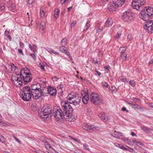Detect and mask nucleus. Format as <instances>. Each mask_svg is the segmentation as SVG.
Segmentation results:
<instances>
[{
    "label": "nucleus",
    "instance_id": "f257e3e1",
    "mask_svg": "<svg viewBox=\"0 0 153 153\" xmlns=\"http://www.w3.org/2000/svg\"><path fill=\"white\" fill-rule=\"evenodd\" d=\"M61 105L63 111L60 109H58V121L63 122L65 119L71 118L73 109L66 101L62 102Z\"/></svg>",
    "mask_w": 153,
    "mask_h": 153
},
{
    "label": "nucleus",
    "instance_id": "f03ea898",
    "mask_svg": "<svg viewBox=\"0 0 153 153\" xmlns=\"http://www.w3.org/2000/svg\"><path fill=\"white\" fill-rule=\"evenodd\" d=\"M21 97L24 101H28L30 100L32 97V91L29 86L24 87L21 93Z\"/></svg>",
    "mask_w": 153,
    "mask_h": 153
},
{
    "label": "nucleus",
    "instance_id": "7ed1b4c3",
    "mask_svg": "<svg viewBox=\"0 0 153 153\" xmlns=\"http://www.w3.org/2000/svg\"><path fill=\"white\" fill-rule=\"evenodd\" d=\"M153 15V8L145 7L140 12V16L142 19L146 21Z\"/></svg>",
    "mask_w": 153,
    "mask_h": 153
},
{
    "label": "nucleus",
    "instance_id": "20e7f679",
    "mask_svg": "<svg viewBox=\"0 0 153 153\" xmlns=\"http://www.w3.org/2000/svg\"><path fill=\"white\" fill-rule=\"evenodd\" d=\"M68 100H71L70 103L74 105H79L80 102L81 97L77 93L71 92L68 94L66 97Z\"/></svg>",
    "mask_w": 153,
    "mask_h": 153
},
{
    "label": "nucleus",
    "instance_id": "39448f33",
    "mask_svg": "<svg viewBox=\"0 0 153 153\" xmlns=\"http://www.w3.org/2000/svg\"><path fill=\"white\" fill-rule=\"evenodd\" d=\"M51 106L44 105L43 107L42 111L39 113V115L42 118L47 119L49 116H51Z\"/></svg>",
    "mask_w": 153,
    "mask_h": 153
},
{
    "label": "nucleus",
    "instance_id": "423d86ee",
    "mask_svg": "<svg viewBox=\"0 0 153 153\" xmlns=\"http://www.w3.org/2000/svg\"><path fill=\"white\" fill-rule=\"evenodd\" d=\"M146 0H133L131 5L133 9L140 11L146 4Z\"/></svg>",
    "mask_w": 153,
    "mask_h": 153
},
{
    "label": "nucleus",
    "instance_id": "0eeeda50",
    "mask_svg": "<svg viewBox=\"0 0 153 153\" xmlns=\"http://www.w3.org/2000/svg\"><path fill=\"white\" fill-rule=\"evenodd\" d=\"M91 102L94 105H99L103 103L102 97L97 93H91L90 95Z\"/></svg>",
    "mask_w": 153,
    "mask_h": 153
},
{
    "label": "nucleus",
    "instance_id": "6e6552de",
    "mask_svg": "<svg viewBox=\"0 0 153 153\" xmlns=\"http://www.w3.org/2000/svg\"><path fill=\"white\" fill-rule=\"evenodd\" d=\"M125 0H112V2L108 7L110 11L114 10L115 9L122 6L124 3Z\"/></svg>",
    "mask_w": 153,
    "mask_h": 153
},
{
    "label": "nucleus",
    "instance_id": "1a4fd4ad",
    "mask_svg": "<svg viewBox=\"0 0 153 153\" xmlns=\"http://www.w3.org/2000/svg\"><path fill=\"white\" fill-rule=\"evenodd\" d=\"M17 75H12L11 80L12 83L16 87H20L22 85V78Z\"/></svg>",
    "mask_w": 153,
    "mask_h": 153
},
{
    "label": "nucleus",
    "instance_id": "9d476101",
    "mask_svg": "<svg viewBox=\"0 0 153 153\" xmlns=\"http://www.w3.org/2000/svg\"><path fill=\"white\" fill-rule=\"evenodd\" d=\"M144 28L149 33L153 32V20L147 21L144 26Z\"/></svg>",
    "mask_w": 153,
    "mask_h": 153
},
{
    "label": "nucleus",
    "instance_id": "9b49d317",
    "mask_svg": "<svg viewBox=\"0 0 153 153\" xmlns=\"http://www.w3.org/2000/svg\"><path fill=\"white\" fill-rule=\"evenodd\" d=\"M133 14L130 12L126 11L123 15V19L126 22H130L133 20Z\"/></svg>",
    "mask_w": 153,
    "mask_h": 153
},
{
    "label": "nucleus",
    "instance_id": "f8f14e48",
    "mask_svg": "<svg viewBox=\"0 0 153 153\" xmlns=\"http://www.w3.org/2000/svg\"><path fill=\"white\" fill-rule=\"evenodd\" d=\"M83 128L91 132H92L94 131L97 130L98 128L94 125L90 124H85L83 126Z\"/></svg>",
    "mask_w": 153,
    "mask_h": 153
},
{
    "label": "nucleus",
    "instance_id": "ddd939ff",
    "mask_svg": "<svg viewBox=\"0 0 153 153\" xmlns=\"http://www.w3.org/2000/svg\"><path fill=\"white\" fill-rule=\"evenodd\" d=\"M25 74L24 76L22 77V80L25 83L30 82L32 78V76L30 73L29 72L27 74Z\"/></svg>",
    "mask_w": 153,
    "mask_h": 153
},
{
    "label": "nucleus",
    "instance_id": "4468645a",
    "mask_svg": "<svg viewBox=\"0 0 153 153\" xmlns=\"http://www.w3.org/2000/svg\"><path fill=\"white\" fill-rule=\"evenodd\" d=\"M59 50L62 53L66 54L71 59H72L71 56H70L69 52H68L65 46H62L59 47Z\"/></svg>",
    "mask_w": 153,
    "mask_h": 153
},
{
    "label": "nucleus",
    "instance_id": "2eb2a0df",
    "mask_svg": "<svg viewBox=\"0 0 153 153\" xmlns=\"http://www.w3.org/2000/svg\"><path fill=\"white\" fill-rule=\"evenodd\" d=\"M32 95L33 98V99L37 100L40 97V94L39 90H36L35 91H32Z\"/></svg>",
    "mask_w": 153,
    "mask_h": 153
},
{
    "label": "nucleus",
    "instance_id": "dca6fc26",
    "mask_svg": "<svg viewBox=\"0 0 153 153\" xmlns=\"http://www.w3.org/2000/svg\"><path fill=\"white\" fill-rule=\"evenodd\" d=\"M89 95L87 93H85L82 95V101L84 104H86L88 103L89 100Z\"/></svg>",
    "mask_w": 153,
    "mask_h": 153
},
{
    "label": "nucleus",
    "instance_id": "f3484780",
    "mask_svg": "<svg viewBox=\"0 0 153 153\" xmlns=\"http://www.w3.org/2000/svg\"><path fill=\"white\" fill-rule=\"evenodd\" d=\"M32 91H35L36 90H39L40 85L39 83H37L36 84H34L32 85L30 88Z\"/></svg>",
    "mask_w": 153,
    "mask_h": 153
},
{
    "label": "nucleus",
    "instance_id": "a211bd4d",
    "mask_svg": "<svg viewBox=\"0 0 153 153\" xmlns=\"http://www.w3.org/2000/svg\"><path fill=\"white\" fill-rule=\"evenodd\" d=\"M63 87V85L60 84L58 86V94H59V97L60 99L63 97V91H62V88Z\"/></svg>",
    "mask_w": 153,
    "mask_h": 153
},
{
    "label": "nucleus",
    "instance_id": "6ab92c4d",
    "mask_svg": "<svg viewBox=\"0 0 153 153\" xmlns=\"http://www.w3.org/2000/svg\"><path fill=\"white\" fill-rule=\"evenodd\" d=\"M27 70V71H29V70L27 68H25L24 69H21L19 77H21L22 78V77H24L25 76V74L26 75V74H27L28 73L27 71H26Z\"/></svg>",
    "mask_w": 153,
    "mask_h": 153
},
{
    "label": "nucleus",
    "instance_id": "aec40b11",
    "mask_svg": "<svg viewBox=\"0 0 153 153\" xmlns=\"http://www.w3.org/2000/svg\"><path fill=\"white\" fill-rule=\"evenodd\" d=\"M99 117L104 122L107 121L108 119L107 116L104 113H101L98 115Z\"/></svg>",
    "mask_w": 153,
    "mask_h": 153
},
{
    "label": "nucleus",
    "instance_id": "412c9836",
    "mask_svg": "<svg viewBox=\"0 0 153 153\" xmlns=\"http://www.w3.org/2000/svg\"><path fill=\"white\" fill-rule=\"evenodd\" d=\"M57 106H54L53 108V110L52 115L56 119V121H57Z\"/></svg>",
    "mask_w": 153,
    "mask_h": 153
},
{
    "label": "nucleus",
    "instance_id": "4be33fe9",
    "mask_svg": "<svg viewBox=\"0 0 153 153\" xmlns=\"http://www.w3.org/2000/svg\"><path fill=\"white\" fill-rule=\"evenodd\" d=\"M113 21L112 19H108L105 23V26L107 27L111 26L112 24Z\"/></svg>",
    "mask_w": 153,
    "mask_h": 153
},
{
    "label": "nucleus",
    "instance_id": "5701e85b",
    "mask_svg": "<svg viewBox=\"0 0 153 153\" xmlns=\"http://www.w3.org/2000/svg\"><path fill=\"white\" fill-rule=\"evenodd\" d=\"M141 128L144 131L148 133H150L151 132V131H152V129L150 128H148L144 126H141Z\"/></svg>",
    "mask_w": 153,
    "mask_h": 153
},
{
    "label": "nucleus",
    "instance_id": "b1692460",
    "mask_svg": "<svg viewBox=\"0 0 153 153\" xmlns=\"http://www.w3.org/2000/svg\"><path fill=\"white\" fill-rule=\"evenodd\" d=\"M9 68L11 69V70L10 71H11V72H13L17 70V68L15 65H14L13 63L11 64L10 65H9Z\"/></svg>",
    "mask_w": 153,
    "mask_h": 153
},
{
    "label": "nucleus",
    "instance_id": "393cba45",
    "mask_svg": "<svg viewBox=\"0 0 153 153\" xmlns=\"http://www.w3.org/2000/svg\"><path fill=\"white\" fill-rule=\"evenodd\" d=\"M46 91L45 89H40L39 90L40 93V94L41 96H45L47 94H48V92H46Z\"/></svg>",
    "mask_w": 153,
    "mask_h": 153
},
{
    "label": "nucleus",
    "instance_id": "a878e982",
    "mask_svg": "<svg viewBox=\"0 0 153 153\" xmlns=\"http://www.w3.org/2000/svg\"><path fill=\"white\" fill-rule=\"evenodd\" d=\"M131 107L135 109H137L138 110H140L142 109L141 107L136 103H135V104L134 103Z\"/></svg>",
    "mask_w": 153,
    "mask_h": 153
},
{
    "label": "nucleus",
    "instance_id": "bb28decb",
    "mask_svg": "<svg viewBox=\"0 0 153 153\" xmlns=\"http://www.w3.org/2000/svg\"><path fill=\"white\" fill-rule=\"evenodd\" d=\"M127 54L125 52H120V57L122 59L124 60L126 59Z\"/></svg>",
    "mask_w": 153,
    "mask_h": 153
},
{
    "label": "nucleus",
    "instance_id": "cd10ccee",
    "mask_svg": "<svg viewBox=\"0 0 153 153\" xmlns=\"http://www.w3.org/2000/svg\"><path fill=\"white\" fill-rule=\"evenodd\" d=\"M115 146L123 150H127V148H126L123 146H122L118 143H115L114 144Z\"/></svg>",
    "mask_w": 153,
    "mask_h": 153
},
{
    "label": "nucleus",
    "instance_id": "c85d7f7f",
    "mask_svg": "<svg viewBox=\"0 0 153 153\" xmlns=\"http://www.w3.org/2000/svg\"><path fill=\"white\" fill-rule=\"evenodd\" d=\"M67 39L65 38L62 39L61 42V45L62 46H65L67 44Z\"/></svg>",
    "mask_w": 153,
    "mask_h": 153
},
{
    "label": "nucleus",
    "instance_id": "c756f323",
    "mask_svg": "<svg viewBox=\"0 0 153 153\" xmlns=\"http://www.w3.org/2000/svg\"><path fill=\"white\" fill-rule=\"evenodd\" d=\"M40 25L41 26L40 28V30H44V28L45 27V23L43 21H42Z\"/></svg>",
    "mask_w": 153,
    "mask_h": 153
},
{
    "label": "nucleus",
    "instance_id": "7c9ffc66",
    "mask_svg": "<svg viewBox=\"0 0 153 153\" xmlns=\"http://www.w3.org/2000/svg\"><path fill=\"white\" fill-rule=\"evenodd\" d=\"M122 133H120L118 134H111V135H112L113 137H115L116 138L119 139L120 138V136H122V135H121Z\"/></svg>",
    "mask_w": 153,
    "mask_h": 153
},
{
    "label": "nucleus",
    "instance_id": "2f4dec72",
    "mask_svg": "<svg viewBox=\"0 0 153 153\" xmlns=\"http://www.w3.org/2000/svg\"><path fill=\"white\" fill-rule=\"evenodd\" d=\"M83 146V149H84L86 150L87 151H89L90 149L89 146L86 143H84L82 144Z\"/></svg>",
    "mask_w": 153,
    "mask_h": 153
},
{
    "label": "nucleus",
    "instance_id": "473e14b6",
    "mask_svg": "<svg viewBox=\"0 0 153 153\" xmlns=\"http://www.w3.org/2000/svg\"><path fill=\"white\" fill-rule=\"evenodd\" d=\"M119 79L122 82H128V81L127 80L126 78L123 76H120L119 77Z\"/></svg>",
    "mask_w": 153,
    "mask_h": 153
},
{
    "label": "nucleus",
    "instance_id": "72a5a7b5",
    "mask_svg": "<svg viewBox=\"0 0 153 153\" xmlns=\"http://www.w3.org/2000/svg\"><path fill=\"white\" fill-rule=\"evenodd\" d=\"M136 145L137 146L139 147L140 148H141L142 147H143L144 146V145L143 143H142L140 142L137 141L136 142Z\"/></svg>",
    "mask_w": 153,
    "mask_h": 153
},
{
    "label": "nucleus",
    "instance_id": "f704fd0d",
    "mask_svg": "<svg viewBox=\"0 0 153 153\" xmlns=\"http://www.w3.org/2000/svg\"><path fill=\"white\" fill-rule=\"evenodd\" d=\"M40 16L41 17L43 18L45 16V13L43 10V8L40 9Z\"/></svg>",
    "mask_w": 153,
    "mask_h": 153
},
{
    "label": "nucleus",
    "instance_id": "c9c22d12",
    "mask_svg": "<svg viewBox=\"0 0 153 153\" xmlns=\"http://www.w3.org/2000/svg\"><path fill=\"white\" fill-rule=\"evenodd\" d=\"M53 88L51 87L50 86H48L47 89V91L48 92V93L49 94H50L51 93V92L52 90H53Z\"/></svg>",
    "mask_w": 153,
    "mask_h": 153
},
{
    "label": "nucleus",
    "instance_id": "e433bc0d",
    "mask_svg": "<svg viewBox=\"0 0 153 153\" xmlns=\"http://www.w3.org/2000/svg\"><path fill=\"white\" fill-rule=\"evenodd\" d=\"M56 89H54V88H53V89L52 90V91L51 92V93L50 94L52 95V96H54L56 95Z\"/></svg>",
    "mask_w": 153,
    "mask_h": 153
},
{
    "label": "nucleus",
    "instance_id": "4c0bfd02",
    "mask_svg": "<svg viewBox=\"0 0 153 153\" xmlns=\"http://www.w3.org/2000/svg\"><path fill=\"white\" fill-rule=\"evenodd\" d=\"M54 17L56 19L57 18V9H55L54 10Z\"/></svg>",
    "mask_w": 153,
    "mask_h": 153
},
{
    "label": "nucleus",
    "instance_id": "58836bf2",
    "mask_svg": "<svg viewBox=\"0 0 153 153\" xmlns=\"http://www.w3.org/2000/svg\"><path fill=\"white\" fill-rule=\"evenodd\" d=\"M36 47L37 46L36 45H33L32 51H33L34 53H35L36 52H37V51L36 49Z\"/></svg>",
    "mask_w": 153,
    "mask_h": 153
},
{
    "label": "nucleus",
    "instance_id": "ea45409f",
    "mask_svg": "<svg viewBox=\"0 0 153 153\" xmlns=\"http://www.w3.org/2000/svg\"><path fill=\"white\" fill-rule=\"evenodd\" d=\"M13 137V138L18 143H19V144L21 143V141L20 140L18 139L13 134L12 135Z\"/></svg>",
    "mask_w": 153,
    "mask_h": 153
},
{
    "label": "nucleus",
    "instance_id": "a19ab883",
    "mask_svg": "<svg viewBox=\"0 0 153 153\" xmlns=\"http://www.w3.org/2000/svg\"><path fill=\"white\" fill-rule=\"evenodd\" d=\"M49 52L51 53H53L55 55L57 54V53L53 50L50 49Z\"/></svg>",
    "mask_w": 153,
    "mask_h": 153
},
{
    "label": "nucleus",
    "instance_id": "79ce46f5",
    "mask_svg": "<svg viewBox=\"0 0 153 153\" xmlns=\"http://www.w3.org/2000/svg\"><path fill=\"white\" fill-rule=\"evenodd\" d=\"M129 84L132 87H134L135 85V82L133 80L130 81L129 82Z\"/></svg>",
    "mask_w": 153,
    "mask_h": 153
},
{
    "label": "nucleus",
    "instance_id": "37998d69",
    "mask_svg": "<svg viewBox=\"0 0 153 153\" xmlns=\"http://www.w3.org/2000/svg\"><path fill=\"white\" fill-rule=\"evenodd\" d=\"M0 141L2 142H4V138L1 134H0Z\"/></svg>",
    "mask_w": 153,
    "mask_h": 153
},
{
    "label": "nucleus",
    "instance_id": "c03bdc74",
    "mask_svg": "<svg viewBox=\"0 0 153 153\" xmlns=\"http://www.w3.org/2000/svg\"><path fill=\"white\" fill-rule=\"evenodd\" d=\"M120 50L121 51V52H125L126 49L123 47H120Z\"/></svg>",
    "mask_w": 153,
    "mask_h": 153
},
{
    "label": "nucleus",
    "instance_id": "a18cd8bd",
    "mask_svg": "<svg viewBox=\"0 0 153 153\" xmlns=\"http://www.w3.org/2000/svg\"><path fill=\"white\" fill-rule=\"evenodd\" d=\"M89 21H88L86 24L85 26V27L86 28V29L87 30L89 28Z\"/></svg>",
    "mask_w": 153,
    "mask_h": 153
},
{
    "label": "nucleus",
    "instance_id": "49530a36",
    "mask_svg": "<svg viewBox=\"0 0 153 153\" xmlns=\"http://www.w3.org/2000/svg\"><path fill=\"white\" fill-rule=\"evenodd\" d=\"M44 144L47 149H48V148H51L50 145L47 142H45Z\"/></svg>",
    "mask_w": 153,
    "mask_h": 153
},
{
    "label": "nucleus",
    "instance_id": "de8ad7c7",
    "mask_svg": "<svg viewBox=\"0 0 153 153\" xmlns=\"http://www.w3.org/2000/svg\"><path fill=\"white\" fill-rule=\"evenodd\" d=\"M103 29V27H99V28L97 30V32L99 33L101 32Z\"/></svg>",
    "mask_w": 153,
    "mask_h": 153
},
{
    "label": "nucleus",
    "instance_id": "09e8293b",
    "mask_svg": "<svg viewBox=\"0 0 153 153\" xmlns=\"http://www.w3.org/2000/svg\"><path fill=\"white\" fill-rule=\"evenodd\" d=\"M123 140L128 143H129L130 142H131V141L127 138H124Z\"/></svg>",
    "mask_w": 153,
    "mask_h": 153
},
{
    "label": "nucleus",
    "instance_id": "8fccbe9b",
    "mask_svg": "<svg viewBox=\"0 0 153 153\" xmlns=\"http://www.w3.org/2000/svg\"><path fill=\"white\" fill-rule=\"evenodd\" d=\"M71 138L73 139L75 141H76L78 143L80 144L81 143V142L80 141V140L78 139L74 138H73L71 137Z\"/></svg>",
    "mask_w": 153,
    "mask_h": 153
},
{
    "label": "nucleus",
    "instance_id": "3c124183",
    "mask_svg": "<svg viewBox=\"0 0 153 153\" xmlns=\"http://www.w3.org/2000/svg\"><path fill=\"white\" fill-rule=\"evenodd\" d=\"M102 84L103 86L105 87H107L108 85V83L105 81H104V82H102Z\"/></svg>",
    "mask_w": 153,
    "mask_h": 153
},
{
    "label": "nucleus",
    "instance_id": "603ef678",
    "mask_svg": "<svg viewBox=\"0 0 153 153\" xmlns=\"http://www.w3.org/2000/svg\"><path fill=\"white\" fill-rule=\"evenodd\" d=\"M30 56L34 60L36 59V57L34 53H31L30 55Z\"/></svg>",
    "mask_w": 153,
    "mask_h": 153
},
{
    "label": "nucleus",
    "instance_id": "864d4df0",
    "mask_svg": "<svg viewBox=\"0 0 153 153\" xmlns=\"http://www.w3.org/2000/svg\"><path fill=\"white\" fill-rule=\"evenodd\" d=\"M34 1V0H28L27 3L30 4L33 3Z\"/></svg>",
    "mask_w": 153,
    "mask_h": 153
},
{
    "label": "nucleus",
    "instance_id": "5fc2aeb1",
    "mask_svg": "<svg viewBox=\"0 0 153 153\" xmlns=\"http://www.w3.org/2000/svg\"><path fill=\"white\" fill-rule=\"evenodd\" d=\"M5 7L2 4H0V11H2L4 10Z\"/></svg>",
    "mask_w": 153,
    "mask_h": 153
},
{
    "label": "nucleus",
    "instance_id": "6e6d98bb",
    "mask_svg": "<svg viewBox=\"0 0 153 153\" xmlns=\"http://www.w3.org/2000/svg\"><path fill=\"white\" fill-rule=\"evenodd\" d=\"M132 39V36L131 35H128L127 36V39L128 41H130Z\"/></svg>",
    "mask_w": 153,
    "mask_h": 153
},
{
    "label": "nucleus",
    "instance_id": "4d7b16f0",
    "mask_svg": "<svg viewBox=\"0 0 153 153\" xmlns=\"http://www.w3.org/2000/svg\"><path fill=\"white\" fill-rule=\"evenodd\" d=\"M126 102L129 105H130V106L132 107V106L133 104L134 103H132V101H126Z\"/></svg>",
    "mask_w": 153,
    "mask_h": 153
},
{
    "label": "nucleus",
    "instance_id": "13d9d810",
    "mask_svg": "<svg viewBox=\"0 0 153 153\" xmlns=\"http://www.w3.org/2000/svg\"><path fill=\"white\" fill-rule=\"evenodd\" d=\"M76 21H73L72 23L71 24V27H74L75 26L76 24Z\"/></svg>",
    "mask_w": 153,
    "mask_h": 153
},
{
    "label": "nucleus",
    "instance_id": "bf43d9fd",
    "mask_svg": "<svg viewBox=\"0 0 153 153\" xmlns=\"http://www.w3.org/2000/svg\"><path fill=\"white\" fill-rule=\"evenodd\" d=\"M18 52L22 54V55H24L23 53L22 50L21 49H18Z\"/></svg>",
    "mask_w": 153,
    "mask_h": 153
},
{
    "label": "nucleus",
    "instance_id": "052dcab7",
    "mask_svg": "<svg viewBox=\"0 0 153 153\" xmlns=\"http://www.w3.org/2000/svg\"><path fill=\"white\" fill-rule=\"evenodd\" d=\"M122 110L123 111H125L127 112H128V110H126V108L125 107H123L122 108Z\"/></svg>",
    "mask_w": 153,
    "mask_h": 153
},
{
    "label": "nucleus",
    "instance_id": "680f3d73",
    "mask_svg": "<svg viewBox=\"0 0 153 153\" xmlns=\"http://www.w3.org/2000/svg\"><path fill=\"white\" fill-rule=\"evenodd\" d=\"M68 1V0H60V2L62 4Z\"/></svg>",
    "mask_w": 153,
    "mask_h": 153
},
{
    "label": "nucleus",
    "instance_id": "e2e57ef3",
    "mask_svg": "<svg viewBox=\"0 0 153 153\" xmlns=\"http://www.w3.org/2000/svg\"><path fill=\"white\" fill-rule=\"evenodd\" d=\"M57 78L56 76H54L52 77V79L53 81H57Z\"/></svg>",
    "mask_w": 153,
    "mask_h": 153
},
{
    "label": "nucleus",
    "instance_id": "0e129e2a",
    "mask_svg": "<svg viewBox=\"0 0 153 153\" xmlns=\"http://www.w3.org/2000/svg\"><path fill=\"white\" fill-rule=\"evenodd\" d=\"M20 45L22 48H24V43L22 42H20Z\"/></svg>",
    "mask_w": 153,
    "mask_h": 153
},
{
    "label": "nucleus",
    "instance_id": "69168bd1",
    "mask_svg": "<svg viewBox=\"0 0 153 153\" xmlns=\"http://www.w3.org/2000/svg\"><path fill=\"white\" fill-rule=\"evenodd\" d=\"M4 123L0 119V126H4Z\"/></svg>",
    "mask_w": 153,
    "mask_h": 153
},
{
    "label": "nucleus",
    "instance_id": "338daca9",
    "mask_svg": "<svg viewBox=\"0 0 153 153\" xmlns=\"http://www.w3.org/2000/svg\"><path fill=\"white\" fill-rule=\"evenodd\" d=\"M120 34H119L118 33H117V34H116V37L117 38V39H119L120 37Z\"/></svg>",
    "mask_w": 153,
    "mask_h": 153
},
{
    "label": "nucleus",
    "instance_id": "774afa93",
    "mask_svg": "<svg viewBox=\"0 0 153 153\" xmlns=\"http://www.w3.org/2000/svg\"><path fill=\"white\" fill-rule=\"evenodd\" d=\"M153 64V59H152L149 62V65H150Z\"/></svg>",
    "mask_w": 153,
    "mask_h": 153
}]
</instances>
